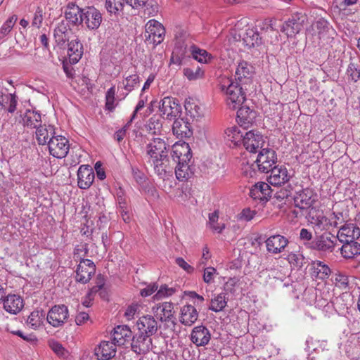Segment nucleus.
<instances>
[{
	"label": "nucleus",
	"mask_w": 360,
	"mask_h": 360,
	"mask_svg": "<svg viewBox=\"0 0 360 360\" xmlns=\"http://www.w3.org/2000/svg\"><path fill=\"white\" fill-rule=\"evenodd\" d=\"M115 86L110 87L105 94V108L109 111H112L115 106Z\"/></svg>",
	"instance_id": "51"
},
{
	"label": "nucleus",
	"mask_w": 360,
	"mask_h": 360,
	"mask_svg": "<svg viewBox=\"0 0 360 360\" xmlns=\"http://www.w3.org/2000/svg\"><path fill=\"white\" fill-rule=\"evenodd\" d=\"M227 140L233 143L234 146H238L243 143V139L245 136V131H241L239 127L233 126L229 127L225 131Z\"/></svg>",
	"instance_id": "42"
},
{
	"label": "nucleus",
	"mask_w": 360,
	"mask_h": 360,
	"mask_svg": "<svg viewBox=\"0 0 360 360\" xmlns=\"http://www.w3.org/2000/svg\"><path fill=\"white\" fill-rule=\"evenodd\" d=\"M241 170L244 176L250 178L255 177L257 175V172H259L255 161L252 163L247 162L245 164L243 162Z\"/></svg>",
	"instance_id": "52"
},
{
	"label": "nucleus",
	"mask_w": 360,
	"mask_h": 360,
	"mask_svg": "<svg viewBox=\"0 0 360 360\" xmlns=\"http://www.w3.org/2000/svg\"><path fill=\"white\" fill-rule=\"evenodd\" d=\"M159 109L162 115L170 119L176 117L181 112V105L176 98L168 96L161 100Z\"/></svg>",
	"instance_id": "15"
},
{
	"label": "nucleus",
	"mask_w": 360,
	"mask_h": 360,
	"mask_svg": "<svg viewBox=\"0 0 360 360\" xmlns=\"http://www.w3.org/2000/svg\"><path fill=\"white\" fill-rule=\"evenodd\" d=\"M136 325L141 334L148 335L150 337L158 330V323L156 320L150 315L139 318Z\"/></svg>",
	"instance_id": "22"
},
{
	"label": "nucleus",
	"mask_w": 360,
	"mask_h": 360,
	"mask_svg": "<svg viewBox=\"0 0 360 360\" xmlns=\"http://www.w3.org/2000/svg\"><path fill=\"white\" fill-rule=\"evenodd\" d=\"M145 29L144 37L148 44L157 46L164 40L165 29L156 20L152 19L148 20L146 24Z\"/></svg>",
	"instance_id": "3"
},
{
	"label": "nucleus",
	"mask_w": 360,
	"mask_h": 360,
	"mask_svg": "<svg viewBox=\"0 0 360 360\" xmlns=\"http://www.w3.org/2000/svg\"><path fill=\"white\" fill-rule=\"evenodd\" d=\"M152 347V339L148 335L139 334L132 340L131 349L136 354H146Z\"/></svg>",
	"instance_id": "24"
},
{
	"label": "nucleus",
	"mask_w": 360,
	"mask_h": 360,
	"mask_svg": "<svg viewBox=\"0 0 360 360\" xmlns=\"http://www.w3.org/2000/svg\"><path fill=\"white\" fill-rule=\"evenodd\" d=\"M217 270L212 266L207 267L204 269L203 281L205 283L210 284L214 281Z\"/></svg>",
	"instance_id": "60"
},
{
	"label": "nucleus",
	"mask_w": 360,
	"mask_h": 360,
	"mask_svg": "<svg viewBox=\"0 0 360 360\" xmlns=\"http://www.w3.org/2000/svg\"><path fill=\"white\" fill-rule=\"evenodd\" d=\"M288 243V239L280 234L271 236L265 240L266 251L273 255L283 252Z\"/></svg>",
	"instance_id": "14"
},
{
	"label": "nucleus",
	"mask_w": 360,
	"mask_h": 360,
	"mask_svg": "<svg viewBox=\"0 0 360 360\" xmlns=\"http://www.w3.org/2000/svg\"><path fill=\"white\" fill-rule=\"evenodd\" d=\"M335 236L340 243L356 240L360 237V229L354 223H346L340 228Z\"/></svg>",
	"instance_id": "17"
},
{
	"label": "nucleus",
	"mask_w": 360,
	"mask_h": 360,
	"mask_svg": "<svg viewBox=\"0 0 360 360\" xmlns=\"http://www.w3.org/2000/svg\"><path fill=\"white\" fill-rule=\"evenodd\" d=\"M55 128L51 124H41L35 131V137L38 144L48 145L49 139L55 136Z\"/></svg>",
	"instance_id": "30"
},
{
	"label": "nucleus",
	"mask_w": 360,
	"mask_h": 360,
	"mask_svg": "<svg viewBox=\"0 0 360 360\" xmlns=\"http://www.w3.org/2000/svg\"><path fill=\"white\" fill-rule=\"evenodd\" d=\"M116 346L113 341H102L95 349V354L99 360H109L115 356Z\"/></svg>",
	"instance_id": "23"
},
{
	"label": "nucleus",
	"mask_w": 360,
	"mask_h": 360,
	"mask_svg": "<svg viewBox=\"0 0 360 360\" xmlns=\"http://www.w3.org/2000/svg\"><path fill=\"white\" fill-rule=\"evenodd\" d=\"M243 44L248 48H253L262 44V37L255 28H248L242 37Z\"/></svg>",
	"instance_id": "37"
},
{
	"label": "nucleus",
	"mask_w": 360,
	"mask_h": 360,
	"mask_svg": "<svg viewBox=\"0 0 360 360\" xmlns=\"http://www.w3.org/2000/svg\"><path fill=\"white\" fill-rule=\"evenodd\" d=\"M254 73V67L247 61L241 60L236 69L235 79L241 85L250 86Z\"/></svg>",
	"instance_id": "11"
},
{
	"label": "nucleus",
	"mask_w": 360,
	"mask_h": 360,
	"mask_svg": "<svg viewBox=\"0 0 360 360\" xmlns=\"http://www.w3.org/2000/svg\"><path fill=\"white\" fill-rule=\"evenodd\" d=\"M190 162H179L175 169L176 177L179 181H186L191 178L193 172L189 165Z\"/></svg>",
	"instance_id": "41"
},
{
	"label": "nucleus",
	"mask_w": 360,
	"mask_h": 360,
	"mask_svg": "<svg viewBox=\"0 0 360 360\" xmlns=\"http://www.w3.org/2000/svg\"><path fill=\"white\" fill-rule=\"evenodd\" d=\"M184 74L189 80H195L203 77L204 71L200 68H186L184 69Z\"/></svg>",
	"instance_id": "49"
},
{
	"label": "nucleus",
	"mask_w": 360,
	"mask_h": 360,
	"mask_svg": "<svg viewBox=\"0 0 360 360\" xmlns=\"http://www.w3.org/2000/svg\"><path fill=\"white\" fill-rule=\"evenodd\" d=\"M276 162L277 155L275 150L269 147L260 150L255 160L258 171L262 173H268Z\"/></svg>",
	"instance_id": "4"
},
{
	"label": "nucleus",
	"mask_w": 360,
	"mask_h": 360,
	"mask_svg": "<svg viewBox=\"0 0 360 360\" xmlns=\"http://www.w3.org/2000/svg\"><path fill=\"white\" fill-rule=\"evenodd\" d=\"M94 172L91 166L82 165L77 171L78 186L82 189L89 188L94 180Z\"/></svg>",
	"instance_id": "19"
},
{
	"label": "nucleus",
	"mask_w": 360,
	"mask_h": 360,
	"mask_svg": "<svg viewBox=\"0 0 360 360\" xmlns=\"http://www.w3.org/2000/svg\"><path fill=\"white\" fill-rule=\"evenodd\" d=\"M17 20V15H13L2 25L0 28V39H3L10 33Z\"/></svg>",
	"instance_id": "48"
},
{
	"label": "nucleus",
	"mask_w": 360,
	"mask_h": 360,
	"mask_svg": "<svg viewBox=\"0 0 360 360\" xmlns=\"http://www.w3.org/2000/svg\"><path fill=\"white\" fill-rule=\"evenodd\" d=\"M45 316L42 310H34L28 316L26 323L32 329H37L41 326Z\"/></svg>",
	"instance_id": "43"
},
{
	"label": "nucleus",
	"mask_w": 360,
	"mask_h": 360,
	"mask_svg": "<svg viewBox=\"0 0 360 360\" xmlns=\"http://www.w3.org/2000/svg\"><path fill=\"white\" fill-rule=\"evenodd\" d=\"M341 243L342 245L340 248V254L345 259H353L360 255V243L356 240L341 242Z\"/></svg>",
	"instance_id": "36"
},
{
	"label": "nucleus",
	"mask_w": 360,
	"mask_h": 360,
	"mask_svg": "<svg viewBox=\"0 0 360 360\" xmlns=\"http://www.w3.org/2000/svg\"><path fill=\"white\" fill-rule=\"evenodd\" d=\"M337 240L335 236L324 233L314 239L310 244V248L321 252L331 253L335 248Z\"/></svg>",
	"instance_id": "5"
},
{
	"label": "nucleus",
	"mask_w": 360,
	"mask_h": 360,
	"mask_svg": "<svg viewBox=\"0 0 360 360\" xmlns=\"http://www.w3.org/2000/svg\"><path fill=\"white\" fill-rule=\"evenodd\" d=\"M172 157L174 162H190L192 158L191 149L184 141L176 142L172 146Z\"/></svg>",
	"instance_id": "16"
},
{
	"label": "nucleus",
	"mask_w": 360,
	"mask_h": 360,
	"mask_svg": "<svg viewBox=\"0 0 360 360\" xmlns=\"http://www.w3.org/2000/svg\"><path fill=\"white\" fill-rule=\"evenodd\" d=\"M308 221L316 233L328 231L331 228L329 217H327L321 210L311 209L308 214Z\"/></svg>",
	"instance_id": "9"
},
{
	"label": "nucleus",
	"mask_w": 360,
	"mask_h": 360,
	"mask_svg": "<svg viewBox=\"0 0 360 360\" xmlns=\"http://www.w3.org/2000/svg\"><path fill=\"white\" fill-rule=\"evenodd\" d=\"M147 127L149 133L156 135L160 134L162 124L159 117H152L149 120Z\"/></svg>",
	"instance_id": "50"
},
{
	"label": "nucleus",
	"mask_w": 360,
	"mask_h": 360,
	"mask_svg": "<svg viewBox=\"0 0 360 360\" xmlns=\"http://www.w3.org/2000/svg\"><path fill=\"white\" fill-rule=\"evenodd\" d=\"M172 131L177 138H188L193 134L190 123L184 118H177L174 120Z\"/></svg>",
	"instance_id": "33"
},
{
	"label": "nucleus",
	"mask_w": 360,
	"mask_h": 360,
	"mask_svg": "<svg viewBox=\"0 0 360 360\" xmlns=\"http://www.w3.org/2000/svg\"><path fill=\"white\" fill-rule=\"evenodd\" d=\"M191 51L194 59L201 63H208L212 58L211 54L204 49H200L195 46H191Z\"/></svg>",
	"instance_id": "46"
},
{
	"label": "nucleus",
	"mask_w": 360,
	"mask_h": 360,
	"mask_svg": "<svg viewBox=\"0 0 360 360\" xmlns=\"http://www.w3.org/2000/svg\"><path fill=\"white\" fill-rule=\"evenodd\" d=\"M72 31L68 23L62 21L58 23V26L54 29L53 36L56 42L60 46L69 41Z\"/></svg>",
	"instance_id": "35"
},
{
	"label": "nucleus",
	"mask_w": 360,
	"mask_h": 360,
	"mask_svg": "<svg viewBox=\"0 0 360 360\" xmlns=\"http://www.w3.org/2000/svg\"><path fill=\"white\" fill-rule=\"evenodd\" d=\"M174 292L173 288H168L166 285H162L158 290L157 293L154 295V299L160 300L165 297L171 296Z\"/></svg>",
	"instance_id": "59"
},
{
	"label": "nucleus",
	"mask_w": 360,
	"mask_h": 360,
	"mask_svg": "<svg viewBox=\"0 0 360 360\" xmlns=\"http://www.w3.org/2000/svg\"><path fill=\"white\" fill-rule=\"evenodd\" d=\"M83 53V46L77 38L73 39L68 44V56L70 60L76 63L81 58Z\"/></svg>",
	"instance_id": "40"
},
{
	"label": "nucleus",
	"mask_w": 360,
	"mask_h": 360,
	"mask_svg": "<svg viewBox=\"0 0 360 360\" xmlns=\"http://www.w3.org/2000/svg\"><path fill=\"white\" fill-rule=\"evenodd\" d=\"M266 140L264 136L258 131L251 130L245 133L243 144L250 153H256L264 148Z\"/></svg>",
	"instance_id": "7"
},
{
	"label": "nucleus",
	"mask_w": 360,
	"mask_h": 360,
	"mask_svg": "<svg viewBox=\"0 0 360 360\" xmlns=\"http://www.w3.org/2000/svg\"><path fill=\"white\" fill-rule=\"evenodd\" d=\"M18 98L15 94H9L0 89V109L13 113L16 110Z\"/></svg>",
	"instance_id": "29"
},
{
	"label": "nucleus",
	"mask_w": 360,
	"mask_h": 360,
	"mask_svg": "<svg viewBox=\"0 0 360 360\" xmlns=\"http://www.w3.org/2000/svg\"><path fill=\"white\" fill-rule=\"evenodd\" d=\"M3 305L8 313L17 314L23 309L24 301L20 295L9 294L3 300Z\"/></svg>",
	"instance_id": "20"
},
{
	"label": "nucleus",
	"mask_w": 360,
	"mask_h": 360,
	"mask_svg": "<svg viewBox=\"0 0 360 360\" xmlns=\"http://www.w3.org/2000/svg\"><path fill=\"white\" fill-rule=\"evenodd\" d=\"M288 260L290 263L294 264L296 266H302L303 265L304 257L302 253L290 252L288 256Z\"/></svg>",
	"instance_id": "57"
},
{
	"label": "nucleus",
	"mask_w": 360,
	"mask_h": 360,
	"mask_svg": "<svg viewBox=\"0 0 360 360\" xmlns=\"http://www.w3.org/2000/svg\"><path fill=\"white\" fill-rule=\"evenodd\" d=\"M314 201L315 200L312 198V191L309 189L298 192L294 197L295 205L302 210L310 207Z\"/></svg>",
	"instance_id": "34"
},
{
	"label": "nucleus",
	"mask_w": 360,
	"mask_h": 360,
	"mask_svg": "<svg viewBox=\"0 0 360 360\" xmlns=\"http://www.w3.org/2000/svg\"><path fill=\"white\" fill-rule=\"evenodd\" d=\"M169 145L163 139L153 138L146 146L148 162L153 166L155 173L163 181L164 188L172 187V167L168 156Z\"/></svg>",
	"instance_id": "1"
},
{
	"label": "nucleus",
	"mask_w": 360,
	"mask_h": 360,
	"mask_svg": "<svg viewBox=\"0 0 360 360\" xmlns=\"http://www.w3.org/2000/svg\"><path fill=\"white\" fill-rule=\"evenodd\" d=\"M152 311L161 321H168L174 316V304L167 302L155 304L153 307Z\"/></svg>",
	"instance_id": "27"
},
{
	"label": "nucleus",
	"mask_w": 360,
	"mask_h": 360,
	"mask_svg": "<svg viewBox=\"0 0 360 360\" xmlns=\"http://www.w3.org/2000/svg\"><path fill=\"white\" fill-rule=\"evenodd\" d=\"M139 82V77L136 74L131 75L126 77L124 87L127 91H131Z\"/></svg>",
	"instance_id": "55"
},
{
	"label": "nucleus",
	"mask_w": 360,
	"mask_h": 360,
	"mask_svg": "<svg viewBox=\"0 0 360 360\" xmlns=\"http://www.w3.org/2000/svg\"><path fill=\"white\" fill-rule=\"evenodd\" d=\"M96 272L94 263L88 259L80 260L76 269L75 279L77 282L87 283Z\"/></svg>",
	"instance_id": "12"
},
{
	"label": "nucleus",
	"mask_w": 360,
	"mask_h": 360,
	"mask_svg": "<svg viewBox=\"0 0 360 360\" xmlns=\"http://www.w3.org/2000/svg\"><path fill=\"white\" fill-rule=\"evenodd\" d=\"M125 0H105V8L111 15H117L123 11Z\"/></svg>",
	"instance_id": "47"
},
{
	"label": "nucleus",
	"mask_w": 360,
	"mask_h": 360,
	"mask_svg": "<svg viewBox=\"0 0 360 360\" xmlns=\"http://www.w3.org/2000/svg\"><path fill=\"white\" fill-rule=\"evenodd\" d=\"M256 111L251 110L248 106H241L237 112L238 124L244 129L248 128L255 120Z\"/></svg>",
	"instance_id": "25"
},
{
	"label": "nucleus",
	"mask_w": 360,
	"mask_h": 360,
	"mask_svg": "<svg viewBox=\"0 0 360 360\" xmlns=\"http://www.w3.org/2000/svg\"><path fill=\"white\" fill-rule=\"evenodd\" d=\"M82 11L83 9L80 8L75 4L69 3L65 11V17L66 20L73 25L79 24Z\"/></svg>",
	"instance_id": "39"
},
{
	"label": "nucleus",
	"mask_w": 360,
	"mask_h": 360,
	"mask_svg": "<svg viewBox=\"0 0 360 360\" xmlns=\"http://www.w3.org/2000/svg\"><path fill=\"white\" fill-rule=\"evenodd\" d=\"M256 214L255 210H252L250 208H245L242 210L240 214V219L246 221L252 220Z\"/></svg>",
	"instance_id": "62"
},
{
	"label": "nucleus",
	"mask_w": 360,
	"mask_h": 360,
	"mask_svg": "<svg viewBox=\"0 0 360 360\" xmlns=\"http://www.w3.org/2000/svg\"><path fill=\"white\" fill-rule=\"evenodd\" d=\"M44 19V12L41 7H37L33 16L32 25L39 28Z\"/></svg>",
	"instance_id": "58"
},
{
	"label": "nucleus",
	"mask_w": 360,
	"mask_h": 360,
	"mask_svg": "<svg viewBox=\"0 0 360 360\" xmlns=\"http://www.w3.org/2000/svg\"><path fill=\"white\" fill-rule=\"evenodd\" d=\"M41 122V115L34 110H27L22 117L23 125L30 129L37 130L42 124Z\"/></svg>",
	"instance_id": "38"
},
{
	"label": "nucleus",
	"mask_w": 360,
	"mask_h": 360,
	"mask_svg": "<svg viewBox=\"0 0 360 360\" xmlns=\"http://www.w3.org/2000/svg\"><path fill=\"white\" fill-rule=\"evenodd\" d=\"M331 224V228H336L338 226L345 221L343 214L342 212H332L329 217Z\"/></svg>",
	"instance_id": "56"
},
{
	"label": "nucleus",
	"mask_w": 360,
	"mask_h": 360,
	"mask_svg": "<svg viewBox=\"0 0 360 360\" xmlns=\"http://www.w3.org/2000/svg\"><path fill=\"white\" fill-rule=\"evenodd\" d=\"M347 74L349 78L354 82H356L360 78V70L356 68L354 64H349L347 70Z\"/></svg>",
	"instance_id": "61"
},
{
	"label": "nucleus",
	"mask_w": 360,
	"mask_h": 360,
	"mask_svg": "<svg viewBox=\"0 0 360 360\" xmlns=\"http://www.w3.org/2000/svg\"><path fill=\"white\" fill-rule=\"evenodd\" d=\"M48 148L50 155L56 158H65L69 151V141L63 136H55L49 139Z\"/></svg>",
	"instance_id": "8"
},
{
	"label": "nucleus",
	"mask_w": 360,
	"mask_h": 360,
	"mask_svg": "<svg viewBox=\"0 0 360 360\" xmlns=\"http://www.w3.org/2000/svg\"><path fill=\"white\" fill-rule=\"evenodd\" d=\"M198 318V311L191 304H186L181 308L179 321L184 326H192Z\"/></svg>",
	"instance_id": "28"
},
{
	"label": "nucleus",
	"mask_w": 360,
	"mask_h": 360,
	"mask_svg": "<svg viewBox=\"0 0 360 360\" xmlns=\"http://www.w3.org/2000/svg\"><path fill=\"white\" fill-rule=\"evenodd\" d=\"M219 89L226 96L227 105L232 109L243 103L245 100V91L248 90L247 86L235 82L229 77L221 78Z\"/></svg>",
	"instance_id": "2"
},
{
	"label": "nucleus",
	"mask_w": 360,
	"mask_h": 360,
	"mask_svg": "<svg viewBox=\"0 0 360 360\" xmlns=\"http://www.w3.org/2000/svg\"><path fill=\"white\" fill-rule=\"evenodd\" d=\"M102 22V15L94 7L84 8L79 24L83 23L89 30H96Z\"/></svg>",
	"instance_id": "13"
},
{
	"label": "nucleus",
	"mask_w": 360,
	"mask_h": 360,
	"mask_svg": "<svg viewBox=\"0 0 360 360\" xmlns=\"http://www.w3.org/2000/svg\"><path fill=\"white\" fill-rule=\"evenodd\" d=\"M131 330L127 326H117L114 328L112 341L117 346H122L126 342H129L131 339Z\"/></svg>",
	"instance_id": "32"
},
{
	"label": "nucleus",
	"mask_w": 360,
	"mask_h": 360,
	"mask_svg": "<svg viewBox=\"0 0 360 360\" xmlns=\"http://www.w3.org/2000/svg\"><path fill=\"white\" fill-rule=\"evenodd\" d=\"M269 172L271 173L268 181L272 186H281L290 180V176L285 166H274Z\"/></svg>",
	"instance_id": "18"
},
{
	"label": "nucleus",
	"mask_w": 360,
	"mask_h": 360,
	"mask_svg": "<svg viewBox=\"0 0 360 360\" xmlns=\"http://www.w3.org/2000/svg\"><path fill=\"white\" fill-rule=\"evenodd\" d=\"M218 213L217 212H214L209 214V224L210 228L217 232V233H221V231L225 228L224 224H218Z\"/></svg>",
	"instance_id": "53"
},
{
	"label": "nucleus",
	"mask_w": 360,
	"mask_h": 360,
	"mask_svg": "<svg viewBox=\"0 0 360 360\" xmlns=\"http://www.w3.org/2000/svg\"><path fill=\"white\" fill-rule=\"evenodd\" d=\"M49 347L51 349L58 355L60 356L65 357L68 354V352L65 350V349L63 347V345L56 341V340H50L49 342Z\"/></svg>",
	"instance_id": "54"
},
{
	"label": "nucleus",
	"mask_w": 360,
	"mask_h": 360,
	"mask_svg": "<svg viewBox=\"0 0 360 360\" xmlns=\"http://www.w3.org/2000/svg\"><path fill=\"white\" fill-rule=\"evenodd\" d=\"M271 189L270 186L265 182H257L250 190V195L255 200L267 201L270 197Z\"/></svg>",
	"instance_id": "26"
},
{
	"label": "nucleus",
	"mask_w": 360,
	"mask_h": 360,
	"mask_svg": "<svg viewBox=\"0 0 360 360\" xmlns=\"http://www.w3.org/2000/svg\"><path fill=\"white\" fill-rule=\"evenodd\" d=\"M333 278L335 285L337 288L341 290L348 289L349 281V276L346 273L338 271L333 274Z\"/></svg>",
	"instance_id": "45"
},
{
	"label": "nucleus",
	"mask_w": 360,
	"mask_h": 360,
	"mask_svg": "<svg viewBox=\"0 0 360 360\" xmlns=\"http://www.w3.org/2000/svg\"><path fill=\"white\" fill-rule=\"evenodd\" d=\"M87 253V249L86 245H81L77 247L74 250V258L75 260H82V257L86 256Z\"/></svg>",
	"instance_id": "63"
},
{
	"label": "nucleus",
	"mask_w": 360,
	"mask_h": 360,
	"mask_svg": "<svg viewBox=\"0 0 360 360\" xmlns=\"http://www.w3.org/2000/svg\"><path fill=\"white\" fill-rule=\"evenodd\" d=\"M69 312L68 307L64 305H55L48 312L46 319L53 327H60L68 321Z\"/></svg>",
	"instance_id": "10"
},
{
	"label": "nucleus",
	"mask_w": 360,
	"mask_h": 360,
	"mask_svg": "<svg viewBox=\"0 0 360 360\" xmlns=\"http://www.w3.org/2000/svg\"><path fill=\"white\" fill-rule=\"evenodd\" d=\"M132 174L134 179L139 184H143L145 182L146 176L138 168H132Z\"/></svg>",
	"instance_id": "64"
},
{
	"label": "nucleus",
	"mask_w": 360,
	"mask_h": 360,
	"mask_svg": "<svg viewBox=\"0 0 360 360\" xmlns=\"http://www.w3.org/2000/svg\"><path fill=\"white\" fill-rule=\"evenodd\" d=\"M306 20L307 16L305 14L296 12L285 22L281 27V31L288 37H294L302 30Z\"/></svg>",
	"instance_id": "6"
},
{
	"label": "nucleus",
	"mask_w": 360,
	"mask_h": 360,
	"mask_svg": "<svg viewBox=\"0 0 360 360\" xmlns=\"http://www.w3.org/2000/svg\"><path fill=\"white\" fill-rule=\"evenodd\" d=\"M211 339L210 330L200 325L193 328L191 334V340L198 347L207 345Z\"/></svg>",
	"instance_id": "21"
},
{
	"label": "nucleus",
	"mask_w": 360,
	"mask_h": 360,
	"mask_svg": "<svg viewBox=\"0 0 360 360\" xmlns=\"http://www.w3.org/2000/svg\"><path fill=\"white\" fill-rule=\"evenodd\" d=\"M311 275L313 278L321 281L327 279L331 274L330 267L321 261H313L311 264Z\"/></svg>",
	"instance_id": "31"
},
{
	"label": "nucleus",
	"mask_w": 360,
	"mask_h": 360,
	"mask_svg": "<svg viewBox=\"0 0 360 360\" xmlns=\"http://www.w3.org/2000/svg\"><path fill=\"white\" fill-rule=\"evenodd\" d=\"M227 301L226 294L219 293L211 300V304L209 309L215 312L221 311L226 306Z\"/></svg>",
	"instance_id": "44"
}]
</instances>
